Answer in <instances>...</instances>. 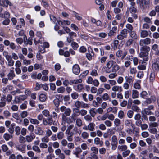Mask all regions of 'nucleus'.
Masks as SVG:
<instances>
[{
	"label": "nucleus",
	"instance_id": "56",
	"mask_svg": "<svg viewBox=\"0 0 159 159\" xmlns=\"http://www.w3.org/2000/svg\"><path fill=\"white\" fill-rule=\"evenodd\" d=\"M122 153V155L124 157L127 156L130 152V151L129 150L126 149Z\"/></svg>",
	"mask_w": 159,
	"mask_h": 159
},
{
	"label": "nucleus",
	"instance_id": "42",
	"mask_svg": "<svg viewBox=\"0 0 159 159\" xmlns=\"http://www.w3.org/2000/svg\"><path fill=\"white\" fill-rule=\"evenodd\" d=\"M133 40L132 39H128L126 42L125 45L126 47H129L133 43Z\"/></svg>",
	"mask_w": 159,
	"mask_h": 159
},
{
	"label": "nucleus",
	"instance_id": "26",
	"mask_svg": "<svg viewBox=\"0 0 159 159\" xmlns=\"http://www.w3.org/2000/svg\"><path fill=\"white\" fill-rule=\"evenodd\" d=\"M66 133L67 134V140L70 142L72 141L73 140V136L74 135V134L70 132L69 133L68 132H66Z\"/></svg>",
	"mask_w": 159,
	"mask_h": 159
},
{
	"label": "nucleus",
	"instance_id": "9",
	"mask_svg": "<svg viewBox=\"0 0 159 159\" xmlns=\"http://www.w3.org/2000/svg\"><path fill=\"white\" fill-rule=\"evenodd\" d=\"M1 148L3 152H6L5 154L7 156H8L11 154L12 152L9 150L8 148L7 145L3 144L1 146Z\"/></svg>",
	"mask_w": 159,
	"mask_h": 159
},
{
	"label": "nucleus",
	"instance_id": "37",
	"mask_svg": "<svg viewBox=\"0 0 159 159\" xmlns=\"http://www.w3.org/2000/svg\"><path fill=\"white\" fill-rule=\"evenodd\" d=\"M95 108H92L89 110V113L90 116L92 117H94L97 114V112L95 111Z\"/></svg>",
	"mask_w": 159,
	"mask_h": 159
},
{
	"label": "nucleus",
	"instance_id": "31",
	"mask_svg": "<svg viewBox=\"0 0 159 159\" xmlns=\"http://www.w3.org/2000/svg\"><path fill=\"white\" fill-rule=\"evenodd\" d=\"M118 149L120 151H124L127 149V147L125 145H119L118 147Z\"/></svg>",
	"mask_w": 159,
	"mask_h": 159
},
{
	"label": "nucleus",
	"instance_id": "3",
	"mask_svg": "<svg viewBox=\"0 0 159 159\" xmlns=\"http://www.w3.org/2000/svg\"><path fill=\"white\" fill-rule=\"evenodd\" d=\"M151 39L149 38H146L143 39H140L139 41V45L141 47H148L147 45L151 43Z\"/></svg>",
	"mask_w": 159,
	"mask_h": 159
},
{
	"label": "nucleus",
	"instance_id": "55",
	"mask_svg": "<svg viewBox=\"0 0 159 159\" xmlns=\"http://www.w3.org/2000/svg\"><path fill=\"white\" fill-rule=\"evenodd\" d=\"M134 114V112L133 111L131 110H129L127 113V115L129 118H131L132 117Z\"/></svg>",
	"mask_w": 159,
	"mask_h": 159
},
{
	"label": "nucleus",
	"instance_id": "22",
	"mask_svg": "<svg viewBox=\"0 0 159 159\" xmlns=\"http://www.w3.org/2000/svg\"><path fill=\"white\" fill-rule=\"evenodd\" d=\"M4 97H1L0 101V108L4 107L6 105V101Z\"/></svg>",
	"mask_w": 159,
	"mask_h": 159
},
{
	"label": "nucleus",
	"instance_id": "14",
	"mask_svg": "<svg viewBox=\"0 0 159 159\" xmlns=\"http://www.w3.org/2000/svg\"><path fill=\"white\" fill-rule=\"evenodd\" d=\"M35 135L34 133H31L30 135H27L25 137L26 141L28 143H30L35 138Z\"/></svg>",
	"mask_w": 159,
	"mask_h": 159
},
{
	"label": "nucleus",
	"instance_id": "38",
	"mask_svg": "<svg viewBox=\"0 0 159 159\" xmlns=\"http://www.w3.org/2000/svg\"><path fill=\"white\" fill-rule=\"evenodd\" d=\"M70 82L72 84H77L81 83L82 82V80L80 79L74 80H70Z\"/></svg>",
	"mask_w": 159,
	"mask_h": 159
},
{
	"label": "nucleus",
	"instance_id": "30",
	"mask_svg": "<svg viewBox=\"0 0 159 159\" xmlns=\"http://www.w3.org/2000/svg\"><path fill=\"white\" fill-rule=\"evenodd\" d=\"M125 78L127 83L129 84H132L134 80L133 79V77L132 76H126Z\"/></svg>",
	"mask_w": 159,
	"mask_h": 159
},
{
	"label": "nucleus",
	"instance_id": "17",
	"mask_svg": "<svg viewBox=\"0 0 159 159\" xmlns=\"http://www.w3.org/2000/svg\"><path fill=\"white\" fill-rule=\"evenodd\" d=\"M82 152V150L81 148L79 147H77L75 148L73 154L75 155L77 157L79 158V154Z\"/></svg>",
	"mask_w": 159,
	"mask_h": 159
},
{
	"label": "nucleus",
	"instance_id": "23",
	"mask_svg": "<svg viewBox=\"0 0 159 159\" xmlns=\"http://www.w3.org/2000/svg\"><path fill=\"white\" fill-rule=\"evenodd\" d=\"M148 35V32L145 30H141L140 33V36L142 38H145L147 37Z\"/></svg>",
	"mask_w": 159,
	"mask_h": 159
},
{
	"label": "nucleus",
	"instance_id": "35",
	"mask_svg": "<svg viewBox=\"0 0 159 159\" xmlns=\"http://www.w3.org/2000/svg\"><path fill=\"white\" fill-rule=\"evenodd\" d=\"M111 143L118 144V139L116 136L113 135L111 138Z\"/></svg>",
	"mask_w": 159,
	"mask_h": 159
},
{
	"label": "nucleus",
	"instance_id": "61",
	"mask_svg": "<svg viewBox=\"0 0 159 159\" xmlns=\"http://www.w3.org/2000/svg\"><path fill=\"white\" fill-rule=\"evenodd\" d=\"M142 112L144 113L147 115H151L152 114V113L149 109L146 108L144 109Z\"/></svg>",
	"mask_w": 159,
	"mask_h": 159
},
{
	"label": "nucleus",
	"instance_id": "33",
	"mask_svg": "<svg viewBox=\"0 0 159 159\" xmlns=\"http://www.w3.org/2000/svg\"><path fill=\"white\" fill-rule=\"evenodd\" d=\"M15 126V124L14 123H13L8 128V131L11 134H13L14 133Z\"/></svg>",
	"mask_w": 159,
	"mask_h": 159
},
{
	"label": "nucleus",
	"instance_id": "48",
	"mask_svg": "<svg viewBox=\"0 0 159 159\" xmlns=\"http://www.w3.org/2000/svg\"><path fill=\"white\" fill-rule=\"evenodd\" d=\"M137 72L136 69L135 67H131L130 69V73L131 74L135 75Z\"/></svg>",
	"mask_w": 159,
	"mask_h": 159
},
{
	"label": "nucleus",
	"instance_id": "8",
	"mask_svg": "<svg viewBox=\"0 0 159 159\" xmlns=\"http://www.w3.org/2000/svg\"><path fill=\"white\" fill-rule=\"evenodd\" d=\"M27 96L25 95H20L19 96H16L13 102L19 103L21 101H23L26 99Z\"/></svg>",
	"mask_w": 159,
	"mask_h": 159
},
{
	"label": "nucleus",
	"instance_id": "6",
	"mask_svg": "<svg viewBox=\"0 0 159 159\" xmlns=\"http://www.w3.org/2000/svg\"><path fill=\"white\" fill-rule=\"evenodd\" d=\"M137 3L139 5L140 8L142 10L146 8L147 2L146 0H137Z\"/></svg>",
	"mask_w": 159,
	"mask_h": 159
},
{
	"label": "nucleus",
	"instance_id": "24",
	"mask_svg": "<svg viewBox=\"0 0 159 159\" xmlns=\"http://www.w3.org/2000/svg\"><path fill=\"white\" fill-rule=\"evenodd\" d=\"M139 93L138 92L135 90H133L132 92V97L133 99H135L138 98Z\"/></svg>",
	"mask_w": 159,
	"mask_h": 159
},
{
	"label": "nucleus",
	"instance_id": "28",
	"mask_svg": "<svg viewBox=\"0 0 159 159\" xmlns=\"http://www.w3.org/2000/svg\"><path fill=\"white\" fill-rule=\"evenodd\" d=\"M94 55V54L93 51H89V52L86 54V56L87 58L89 60H91L92 59V57Z\"/></svg>",
	"mask_w": 159,
	"mask_h": 159
},
{
	"label": "nucleus",
	"instance_id": "46",
	"mask_svg": "<svg viewBox=\"0 0 159 159\" xmlns=\"http://www.w3.org/2000/svg\"><path fill=\"white\" fill-rule=\"evenodd\" d=\"M57 91L58 93H63L65 91V88L63 87H60L57 89Z\"/></svg>",
	"mask_w": 159,
	"mask_h": 159
},
{
	"label": "nucleus",
	"instance_id": "34",
	"mask_svg": "<svg viewBox=\"0 0 159 159\" xmlns=\"http://www.w3.org/2000/svg\"><path fill=\"white\" fill-rule=\"evenodd\" d=\"M30 121L31 123L34 125H38L40 123L39 121L37 119H35L30 118Z\"/></svg>",
	"mask_w": 159,
	"mask_h": 159
},
{
	"label": "nucleus",
	"instance_id": "13",
	"mask_svg": "<svg viewBox=\"0 0 159 159\" xmlns=\"http://www.w3.org/2000/svg\"><path fill=\"white\" fill-rule=\"evenodd\" d=\"M125 125V126L127 127H131L134 128V125L133 124L131 120L129 119H126L124 122Z\"/></svg>",
	"mask_w": 159,
	"mask_h": 159
},
{
	"label": "nucleus",
	"instance_id": "5",
	"mask_svg": "<svg viewBox=\"0 0 159 159\" xmlns=\"http://www.w3.org/2000/svg\"><path fill=\"white\" fill-rule=\"evenodd\" d=\"M75 106L77 108H79L80 107L83 108H88L89 107V105L88 104L85 103L82 101H77L75 102Z\"/></svg>",
	"mask_w": 159,
	"mask_h": 159
},
{
	"label": "nucleus",
	"instance_id": "54",
	"mask_svg": "<svg viewBox=\"0 0 159 159\" xmlns=\"http://www.w3.org/2000/svg\"><path fill=\"white\" fill-rule=\"evenodd\" d=\"M19 141L20 143H24L26 141L25 138L20 135L19 137Z\"/></svg>",
	"mask_w": 159,
	"mask_h": 159
},
{
	"label": "nucleus",
	"instance_id": "60",
	"mask_svg": "<svg viewBox=\"0 0 159 159\" xmlns=\"http://www.w3.org/2000/svg\"><path fill=\"white\" fill-rule=\"evenodd\" d=\"M67 146L69 149H73L75 148L74 144L70 142L67 143Z\"/></svg>",
	"mask_w": 159,
	"mask_h": 159
},
{
	"label": "nucleus",
	"instance_id": "63",
	"mask_svg": "<svg viewBox=\"0 0 159 159\" xmlns=\"http://www.w3.org/2000/svg\"><path fill=\"white\" fill-rule=\"evenodd\" d=\"M124 116V112L122 111H120L118 113V117L120 119H122Z\"/></svg>",
	"mask_w": 159,
	"mask_h": 159
},
{
	"label": "nucleus",
	"instance_id": "12",
	"mask_svg": "<svg viewBox=\"0 0 159 159\" xmlns=\"http://www.w3.org/2000/svg\"><path fill=\"white\" fill-rule=\"evenodd\" d=\"M152 68L154 71L159 70V58L156 59V61L152 65Z\"/></svg>",
	"mask_w": 159,
	"mask_h": 159
},
{
	"label": "nucleus",
	"instance_id": "1",
	"mask_svg": "<svg viewBox=\"0 0 159 159\" xmlns=\"http://www.w3.org/2000/svg\"><path fill=\"white\" fill-rule=\"evenodd\" d=\"M150 50L149 47H141L140 49V52L139 53V57L143 58V60L147 61L148 59V52Z\"/></svg>",
	"mask_w": 159,
	"mask_h": 159
},
{
	"label": "nucleus",
	"instance_id": "21",
	"mask_svg": "<svg viewBox=\"0 0 159 159\" xmlns=\"http://www.w3.org/2000/svg\"><path fill=\"white\" fill-rule=\"evenodd\" d=\"M111 89L114 92L119 91L121 92L122 91V89L121 86L114 85L112 88Z\"/></svg>",
	"mask_w": 159,
	"mask_h": 159
},
{
	"label": "nucleus",
	"instance_id": "36",
	"mask_svg": "<svg viewBox=\"0 0 159 159\" xmlns=\"http://www.w3.org/2000/svg\"><path fill=\"white\" fill-rule=\"evenodd\" d=\"M102 98L104 101L107 100H111V98L107 93H104L102 96Z\"/></svg>",
	"mask_w": 159,
	"mask_h": 159
},
{
	"label": "nucleus",
	"instance_id": "52",
	"mask_svg": "<svg viewBox=\"0 0 159 159\" xmlns=\"http://www.w3.org/2000/svg\"><path fill=\"white\" fill-rule=\"evenodd\" d=\"M91 117L92 116H91L88 115L84 117V119L87 121L91 122L92 120Z\"/></svg>",
	"mask_w": 159,
	"mask_h": 159
},
{
	"label": "nucleus",
	"instance_id": "32",
	"mask_svg": "<svg viewBox=\"0 0 159 159\" xmlns=\"http://www.w3.org/2000/svg\"><path fill=\"white\" fill-rule=\"evenodd\" d=\"M42 113L45 116L48 117V118L51 116H52L50 115L49 111L47 110H44L42 111Z\"/></svg>",
	"mask_w": 159,
	"mask_h": 159
},
{
	"label": "nucleus",
	"instance_id": "20",
	"mask_svg": "<svg viewBox=\"0 0 159 159\" xmlns=\"http://www.w3.org/2000/svg\"><path fill=\"white\" fill-rule=\"evenodd\" d=\"M76 126L79 127H81L83 125V121L80 118H77L75 120Z\"/></svg>",
	"mask_w": 159,
	"mask_h": 159
},
{
	"label": "nucleus",
	"instance_id": "43",
	"mask_svg": "<svg viewBox=\"0 0 159 159\" xmlns=\"http://www.w3.org/2000/svg\"><path fill=\"white\" fill-rule=\"evenodd\" d=\"M32 149L38 153H40L41 152L39 147L36 145H34L33 146Z\"/></svg>",
	"mask_w": 159,
	"mask_h": 159
},
{
	"label": "nucleus",
	"instance_id": "11",
	"mask_svg": "<svg viewBox=\"0 0 159 159\" xmlns=\"http://www.w3.org/2000/svg\"><path fill=\"white\" fill-rule=\"evenodd\" d=\"M35 133L37 135L43 136L45 134V132L42 127L40 126H38L35 130Z\"/></svg>",
	"mask_w": 159,
	"mask_h": 159
},
{
	"label": "nucleus",
	"instance_id": "4",
	"mask_svg": "<svg viewBox=\"0 0 159 159\" xmlns=\"http://www.w3.org/2000/svg\"><path fill=\"white\" fill-rule=\"evenodd\" d=\"M60 110L61 112H63V114H64L67 116H69L71 112V109L68 107L62 106L61 107Z\"/></svg>",
	"mask_w": 159,
	"mask_h": 159
},
{
	"label": "nucleus",
	"instance_id": "29",
	"mask_svg": "<svg viewBox=\"0 0 159 159\" xmlns=\"http://www.w3.org/2000/svg\"><path fill=\"white\" fill-rule=\"evenodd\" d=\"M64 136V134L62 132H59L57 133V137L59 140H61L63 139Z\"/></svg>",
	"mask_w": 159,
	"mask_h": 159
},
{
	"label": "nucleus",
	"instance_id": "50",
	"mask_svg": "<svg viewBox=\"0 0 159 159\" xmlns=\"http://www.w3.org/2000/svg\"><path fill=\"white\" fill-rule=\"evenodd\" d=\"M130 33V36L131 38L134 39H136L137 38V34L134 31H131L129 32Z\"/></svg>",
	"mask_w": 159,
	"mask_h": 159
},
{
	"label": "nucleus",
	"instance_id": "27",
	"mask_svg": "<svg viewBox=\"0 0 159 159\" xmlns=\"http://www.w3.org/2000/svg\"><path fill=\"white\" fill-rule=\"evenodd\" d=\"M114 63H116L113 60H110L107 63L106 66L108 68L111 69L112 68Z\"/></svg>",
	"mask_w": 159,
	"mask_h": 159
},
{
	"label": "nucleus",
	"instance_id": "58",
	"mask_svg": "<svg viewBox=\"0 0 159 159\" xmlns=\"http://www.w3.org/2000/svg\"><path fill=\"white\" fill-rule=\"evenodd\" d=\"M12 87L11 86H7L6 87L3 88L2 92L4 93H6L8 92V90L11 89V88Z\"/></svg>",
	"mask_w": 159,
	"mask_h": 159
},
{
	"label": "nucleus",
	"instance_id": "62",
	"mask_svg": "<svg viewBox=\"0 0 159 159\" xmlns=\"http://www.w3.org/2000/svg\"><path fill=\"white\" fill-rule=\"evenodd\" d=\"M71 45L74 50L77 49L79 47L78 44L74 42H72Z\"/></svg>",
	"mask_w": 159,
	"mask_h": 159
},
{
	"label": "nucleus",
	"instance_id": "16",
	"mask_svg": "<svg viewBox=\"0 0 159 159\" xmlns=\"http://www.w3.org/2000/svg\"><path fill=\"white\" fill-rule=\"evenodd\" d=\"M12 70H11L7 75L8 79L9 80H11L15 76V74L14 73L13 68H12Z\"/></svg>",
	"mask_w": 159,
	"mask_h": 159
},
{
	"label": "nucleus",
	"instance_id": "64",
	"mask_svg": "<svg viewBox=\"0 0 159 159\" xmlns=\"http://www.w3.org/2000/svg\"><path fill=\"white\" fill-rule=\"evenodd\" d=\"M53 102L56 107H58L59 105V100L58 98L54 99L53 101Z\"/></svg>",
	"mask_w": 159,
	"mask_h": 159
},
{
	"label": "nucleus",
	"instance_id": "44",
	"mask_svg": "<svg viewBox=\"0 0 159 159\" xmlns=\"http://www.w3.org/2000/svg\"><path fill=\"white\" fill-rule=\"evenodd\" d=\"M132 111H135L136 112H139L140 111V109L136 105H133L132 106Z\"/></svg>",
	"mask_w": 159,
	"mask_h": 159
},
{
	"label": "nucleus",
	"instance_id": "59",
	"mask_svg": "<svg viewBox=\"0 0 159 159\" xmlns=\"http://www.w3.org/2000/svg\"><path fill=\"white\" fill-rule=\"evenodd\" d=\"M91 150L93 152L92 153L97 154L98 152V148L95 147H92L91 148Z\"/></svg>",
	"mask_w": 159,
	"mask_h": 159
},
{
	"label": "nucleus",
	"instance_id": "39",
	"mask_svg": "<svg viewBox=\"0 0 159 159\" xmlns=\"http://www.w3.org/2000/svg\"><path fill=\"white\" fill-rule=\"evenodd\" d=\"M120 69L119 66L116 63H114L112 68V72H116Z\"/></svg>",
	"mask_w": 159,
	"mask_h": 159
},
{
	"label": "nucleus",
	"instance_id": "40",
	"mask_svg": "<svg viewBox=\"0 0 159 159\" xmlns=\"http://www.w3.org/2000/svg\"><path fill=\"white\" fill-rule=\"evenodd\" d=\"M15 134L17 135H19L20 134L21 128L19 126H16L15 129Z\"/></svg>",
	"mask_w": 159,
	"mask_h": 159
},
{
	"label": "nucleus",
	"instance_id": "7",
	"mask_svg": "<svg viewBox=\"0 0 159 159\" xmlns=\"http://www.w3.org/2000/svg\"><path fill=\"white\" fill-rule=\"evenodd\" d=\"M42 121L43 124L44 126H47L48 125L50 126L52 125L53 122L52 116L48 119L44 118Z\"/></svg>",
	"mask_w": 159,
	"mask_h": 159
},
{
	"label": "nucleus",
	"instance_id": "53",
	"mask_svg": "<svg viewBox=\"0 0 159 159\" xmlns=\"http://www.w3.org/2000/svg\"><path fill=\"white\" fill-rule=\"evenodd\" d=\"M126 27L128 29V32H131L133 29V28L132 26L130 24H128L126 25Z\"/></svg>",
	"mask_w": 159,
	"mask_h": 159
},
{
	"label": "nucleus",
	"instance_id": "25",
	"mask_svg": "<svg viewBox=\"0 0 159 159\" xmlns=\"http://www.w3.org/2000/svg\"><path fill=\"white\" fill-rule=\"evenodd\" d=\"M95 124L93 122H91L88 124V129L89 130L93 131L95 130Z\"/></svg>",
	"mask_w": 159,
	"mask_h": 159
},
{
	"label": "nucleus",
	"instance_id": "10",
	"mask_svg": "<svg viewBox=\"0 0 159 159\" xmlns=\"http://www.w3.org/2000/svg\"><path fill=\"white\" fill-rule=\"evenodd\" d=\"M33 38L32 37H30L28 39L26 35H24L23 37V42L25 45H27L29 44L31 45L32 44Z\"/></svg>",
	"mask_w": 159,
	"mask_h": 159
},
{
	"label": "nucleus",
	"instance_id": "47",
	"mask_svg": "<svg viewBox=\"0 0 159 159\" xmlns=\"http://www.w3.org/2000/svg\"><path fill=\"white\" fill-rule=\"evenodd\" d=\"M128 30L127 29H123L120 32V34L124 36L125 38H126L127 34L128 32Z\"/></svg>",
	"mask_w": 159,
	"mask_h": 159
},
{
	"label": "nucleus",
	"instance_id": "18",
	"mask_svg": "<svg viewBox=\"0 0 159 159\" xmlns=\"http://www.w3.org/2000/svg\"><path fill=\"white\" fill-rule=\"evenodd\" d=\"M117 30V27H116L115 26L113 27L108 33V36L109 37H111L115 35Z\"/></svg>",
	"mask_w": 159,
	"mask_h": 159
},
{
	"label": "nucleus",
	"instance_id": "15",
	"mask_svg": "<svg viewBox=\"0 0 159 159\" xmlns=\"http://www.w3.org/2000/svg\"><path fill=\"white\" fill-rule=\"evenodd\" d=\"M72 70L75 74L76 75L79 74L80 72V69L79 66L77 64L74 65L73 67Z\"/></svg>",
	"mask_w": 159,
	"mask_h": 159
},
{
	"label": "nucleus",
	"instance_id": "2",
	"mask_svg": "<svg viewBox=\"0 0 159 159\" xmlns=\"http://www.w3.org/2000/svg\"><path fill=\"white\" fill-rule=\"evenodd\" d=\"M78 127L74 124L69 125L67 126L66 132H68L69 133L70 132L74 135L77 134L80 135L82 133V130L79 129Z\"/></svg>",
	"mask_w": 159,
	"mask_h": 159
},
{
	"label": "nucleus",
	"instance_id": "41",
	"mask_svg": "<svg viewBox=\"0 0 159 159\" xmlns=\"http://www.w3.org/2000/svg\"><path fill=\"white\" fill-rule=\"evenodd\" d=\"M114 124L116 126L118 127L121 124V121L118 118H116L114 120Z\"/></svg>",
	"mask_w": 159,
	"mask_h": 159
},
{
	"label": "nucleus",
	"instance_id": "19",
	"mask_svg": "<svg viewBox=\"0 0 159 159\" xmlns=\"http://www.w3.org/2000/svg\"><path fill=\"white\" fill-rule=\"evenodd\" d=\"M94 143L97 145H99L100 146H102L103 144L102 141L100 140V139L98 137H96L94 139Z\"/></svg>",
	"mask_w": 159,
	"mask_h": 159
},
{
	"label": "nucleus",
	"instance_id": "51",
	"mask_svg": "<svg viewBox=\"0 0 159 159\" xmlns=\"http://www.w3.org/2000/svg\"><path fill=\"white\" fill-rule=\"evenodd\" d=\"M81 133V137L84 139H87L89 137V134L86 132L84 131Z\"/></svg>",
	"mask_w": 159,
	"mask_h": 159
},
{
	"label": "nucleus",
	"instance_id": "45",
	"mask_svg": "<svg viewBox=\"0 0 159 159\" xmlns=\"http://www.w3.org/2000/svg\"><path fill=\"white\" fill-rule=\"evenodd\" d=\"M3 137L6 141H8L11 138H12V136L8 133H6L4 134Z\"/></svg>",
	"mask_w": 159,
	"mask_h": 159
},
{
	"label": "nucleus",
	"instance_id": "57",
	"mask_svg": "<svg viewBox=\"0 0 159 159\" xmlns=\"http://www.w3.org/2000/svg\"><path fill=\"white\" fill-rule=\"evenodd\" d=\"M149 131L152 133L155 134L157 132V129L155 128L149 127Z\"/></svg>",
	"mask_w": 159,
	"mask_h": 159
},
{
	"label": "nucleus",
	"instance_id": "49",
	"mask_svg": "<svg viewBox=\"0 0 159 159\" xmlns=\"http://www.w3.org/2000/svg\"><path fill=\"white\" fill-rule=\"evenodd\" d=\"M39 99L41 101L44 102L46 99V97L45 94H41L39 96Z\"/></svg>",
	"mask_w": 159,
	"mask_h": 159
}]
</instances>
